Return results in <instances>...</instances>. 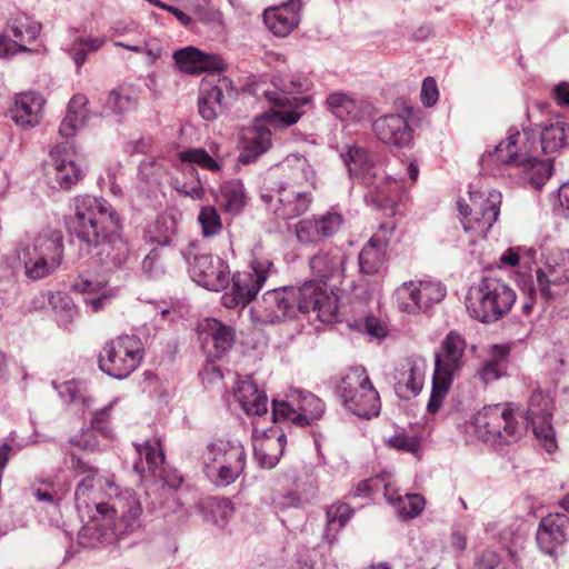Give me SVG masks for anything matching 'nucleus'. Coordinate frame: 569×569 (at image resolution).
I'll use <instances>...</instances> for the list:
<instances>
[{
	"label": "nucleus",
	"mask_w": 569,
	"mask_h": 569,
	"mask_svg": "<svg viewBox=\"0 0 569 569\" xmlns=\"http://www.w3.org/2000/svg\"><path fill=\"white\" fill-rule=\"evenodd\" d=\"M234 397L248 416H262L268 411V398L251 379L239 380L236 385Z\"/></svg>",
	"instance_id": "39"
},
{
	"label": "nucleus",
	"mask_w": 569,
	"mask_h": 569,
	"mask_svg": "<svg viewBox=\"0 0 569 569\" xmlns=\"http://www.w3.org/2000/svg\"><path fill=\"white\" fill-rule=\"evenodd\" d=\"M296 311H316L322 322H332L338 312V298L325 282L306 281L301 287H290Z\"/></svg>",
	"instance_id": "17"
},
{
	"label": "nucleus",
	"mask_w": 569,
	"mask_h": 569,
	"mask_svg": "<svg viewBox=\"0 0 569 569\" xmlns=\"http://www.w3.org/2000/svg\"><path fill=\"white\" fill-rule=\"evenodd\" d=\"M273 84L280 90V92H266V97L269 100V96H273L276 98H282L286 100L288 98L290 100V106L293 107V101L297 98H307L308 101L303 104H301L298 108V111H300V108L308 104L310 102V97L307 96H293L295 93H302L310 89L311 82L310 80L301 74H287V73H279L273 77Z\"/></svg>",
	"instance_id": "41"
},
{
	"label": "nucleus",
	"mask_w": 569,
	"mask_h": 569,
	"mask_svg": "<svg viewBox=\"0 0 569 569\" xmlns=\"http://www.w3.org/2000/svg\"><path fill=\"white\" fill-rule=\"evenodd\" d=\"M206 477L217 487L233 483L246 468V450L239 440L217 439L201 453Z\"/></svg>",
	"instance_id": "8"
},
{
	"label": "nucleus",
	"mask_w": 569,
	"mask_h": 569,
	"mask_svg": "<svg viewBox=\"0 0 569 569\" xmlns=\"http://www.w3.org/2000/svg\"><path fill=\"white\" fill-rule=\"evenodd\" d=\"M470 203L458 202L463 230L475 237L485 238L500 213L502 196L497 190L469 191Z\"/></svg>",
	"instance_id": "15"
},
{
	"label": "nucleus",
	"mask_w": 569,
	"mask_h": 569,
	"mask_svg": "<svg viewBox=\"0 0 569 569\" xmlns=\"http://www.w3.org/2000/svg\"><path fill=\"white\" fill-rule=\"evenodd\" d=\"M509 351L510 349L506 345H495L491 348L489 358L477 372V376L482 382H492L505 375Z\"/></svg>",
	"instance_id": "44"
},
{
	"label": "nucleus",
	"mask_w": 569,
	"mask_h": 569,
	"mask_svg": "<svg viewBox=\"0 0 569 569\" xmlns=\"http://www.w3.org/2000/svg\"><path fill=\"white\" fill-rule=\"evenodd\" d=\"M427 363L419 356L406 358L397 368L395 391L401 399L419 395L423 388Z\"/></svg>",
	"instance_id": "27"
},
{
	"label": "nucleus",
	"mask_w": 569,
	"mask_h": 569,
	"mask_svg": "<svg viewBox=\"0 0 569 569\" xmlns=\"http://www.w3.org/2000/svg\"><path fill=\"white\" fill-rule=\"evenodd\" d=\"M136 450L140 460L134 462L133 468L138 473L144 475L148 472L156 478H160L166 486L172 489H177L180 486L182 478L176 471L164 473V455L158 441H147L137 446Z\"/></svg>",
	"instance_id": "26"
},
{
	"label": "nucleus",
	"mask_w": 569,
	"mask_h": 569,
	"mask_svg": "<svg viewBox=\"0 0 569 569\" xmlns=\"http://www.w3.org/2000/svg\"><path fill=\"white\" fill-rule=\"evenodd\" d=\"M217 201L226 212L232 216L238 214L246 204L242 182L236 179L224 182L220 188Z\"/></svg>",
	"instance_id": "45"
},
{
	"label": "nucleus",
	"mask_w": 569,
	"mask_h": 569,
	"mask_svg": "<svg viewBox=\"0 0 569 569\" xmlns=\"http://www.w3.org/2000/svg\"><path fill=\"white\" fill-rule=\"evenodd\" d=\"M72 290L87 297L99 295L103 291L110 290L104 281L99 279H90L84 276H79L72 283Z\"/></svg>",
	"instance_id": "55"
},
{
	"label": "nucleus",
	"mask_w": 569,
	"mask_h": 569,
	"mask_svg": "<svg viewBox=\"0 0 569 569\" xmlns=\"http://www.w3.org/2000/svg\"><path fill=\"white\" fill-rule=\"evenodd\" d=\"M567 123L562 120H556L545 126H537L531 129L535 134L536 144L541 154H553L563 148L566 143Z\"/></svg>",
	"instance_id": "40"
},
{
	"label": "nucleus",
	"mask_w": 569,
	"mask_h": 569,
	"mask_svg": "<svg viewBox=\"0 0 569 569\" xmlns=\"http://www.w3.org/2000/svg\"><path fill=\"white\" fill-rule=\"evenodd\" d=\"M72 228L101 263L120 266L128 256V243L121 238V224L113 208L102 198L77 196L72 201Z\"/></svg>",
	"instance_id": "3"
},
{
	"label": "nucleus",
	"mask_w": 569,
	"mask_h": 569,
	"mask_svg": "<svg viewBox=\"0 0 569 569\" xmlns=\"http://www.w3.org/2000/svg\"><path fill=\"white\" fill-rule=\"evenodd\" d=\"M372 130L382 143L392 147L408 146L412 139L408 120L398 113L379 117L373 121Z\"/></svg>",
	"instance_id": "31"
},
{
	"label": "nucleus",
	"mask_w": 569,
	"mask_h": 569,
	"mask_svg": "<svg viewBox=\"0 0 569 569\" xmlns=\"http://www.w3.org/2000/svg\"><path fill=\"white\" fill-rule=\"evenodd\" d=\"M159 251L157 248L150 250V252L142 260V270L149 277L156 278L163 273V268L159 263Z\"/></svg>",
	"instance_id": "60"
},
{
	"label": "nucleus",
	"mask_w": 569,
	"mask_h": 569,
	"mask_svg": "<svg viewBox=\"0 0 569 569\" xmlns=\"http://www.w3.org/2000/svg\"><path fill=\"white\" fill-rule=\"evenodd\" d=\"M178 168L183 171L186 177H176L171 180L172 188L193 200H201L204 196V189L198 176L194 166L210 171H220L224 157L217 143L208 144L204 148H188L178 152Z\"/></svg>",
	"instance_id": "10"
},
{
	"label": "nucleus",
	"mask_w": 569,
	"mask_h": 569,
	"mask_svg": "<svg viewBox=\"0 0 569 569\" xmlns=\"http://www.w3.org/2000/svg\"><path fill=\"white\" fill-rule=\"evenodd\" d=\"M477 569H507V566L495 551L487 550L478 560Z\"/></svg>",
	"instance_id": "62"
},
{
	"label": "nucleus",
	"mask_w": 569,
	"mask_h": 569,
	"mask_svg": "<svg viewBox=\"0 0 569 569\" xmlns=\"http://www.w3.org/2000/svg\"><path fill=\"white\" fill-rule=\"evenodd\" d=\"M342 223V214L330 209L325 213L300 220L296 226V234L301 243H318L321 239L336 234Z\"/></svg>",
	"instance_id": "25"
},
{
	"label": "nucleus",
	"mask_w": 569,
	"mask_h": 569,
	"mask_svg": "<svg viewBox=\"0 0 569 569\" xmlns=\"http://www.w3.org/2000/svg\"><path fill=\"white\" fill-rule=\"evenodd\" d=\"M173 60L179 70L187 74L222 71L226 67L220 56L202 52L191 46L174 51Z\"/></svg>",
	"instance_id": "30"
},
{
	"label": "nucleus",
	"mask_w": 569,
	"mask_h": 569,
	"mask_svg": "<svg viewBox=\"0 0 569 569\" xmlns=\"http://www.w3.org/2000/svg\"><path fill=\"white\" fill-rule=\"evenodd\" d=\"M284 433H281L277 439L267 438L260 447H254V456L263 468H273L278 462L280 455L283 451Z\"/></svg>",
	"instance_id": "51"
},
{
	"label": "nucleus",
	"mask_w": 569,
	"mask_h": 569,
	"mask_svg": "<svg viewBox=\"0 0 569 569\" xmlns=\"http://www.w3.org/2000/svg\"><path fill=\"white\" fill-rule=\"evenodd\" d=\"M323 401L313 393L293 389L282 400L272 401V419L274 422L289 421L298 427L311 425L325 413Z\"/></svg>",
	"instance_id": "16"
},
{
	"label": "nucleus",
	"mask_w": 569,
	"mask_h": 569,
	"mask_svg": "<svg viewBox=\"0 0 569 569\" xmlns=\"http://www.w3.org/2000/svg\"><path fill=\"white\" fill-rule=\"evenodd\" d=\"M113 296L114 292L112 289H110L96 296L86 297L84 305L87 308L90 309V311L98 312L107 306V303L111 300Z\"/></svg>",
	"instance_id": "63"
},
{
	"label": "nucleus",
	"mask_w": 569,
	"mask_h": 569,
	"mask_svg": "<svg viewBox=\"0 0 569 569\" xmlns=\"http://www.w3.org/2000/svg\"><path fill=\"white\" fill-rule=\"evenodd\" d=\"M352 509L347 503H332L326 511L327 526L325 539L332 543L337 539L338 532L347 525L352 517Z\"/></svg>",
	"instance_id": "46"
},
{
	"label": "nucleus",
	"mask_w": 569,
	"mask_h": 569,
	"mask_svg": "<svg viewBox=\"0 0 569 569\" xmlns=\"http://www.w3.org/2000/svg\"><path fill=\"white\" fill-rule=\"evenodd\" d=\"M346 253L340 248L320 250L310 259V269L321 281L341 280L345 277Z\"/></svg>",
	"instance_id": "35"
},
{
	"label": "nucleus",
	"mask_w": 569,
	"mask_h": 569,
	"mask_svg": "<svg viewBox=\"0 0 569 569\" xmlns=\"http://www.w3.org/2000/svg\"><path fill=\"white\" fill-rule=\"evenodd\" d=\"M569 539V518L565 513H549L541 519L536 540L545 555L558 558L562 553L565 543Z\"/></svg>",
	"instance_id": "21"
},
{
	"label": "nucleus",
	"mask_w": 569,
	"mask_h": 569,
	"mask_svg": "<svg viewBox=\"0 0 569 569\" xmlns=\"http://www.w3.org/2000/svg\"><path fill=\"white\" fill-rule=\"evenodd\" d=\"M300 9V0H290L287 3L267 9L263 13V21L273 34L284 37L298 26Z\"/></svg>",
	"instance_id": "34"
},
{
	"label": "nucleus",
	"mask_w": 569,
	"mask_h": 569,
	"mask_svg": "<svg viewBox=\"0 0 569 569\" xmlns=\"http://www.w3.org/2000/svg\"><path fill=\"white\" fill-rule=\"evenodd\" d=\"M466 341L457 332H449L443 339L439 351L435 353V370L432 375V388L427 410L436 413L453 380L465 365Z\"/></svg>",
	"instance_id": "9"
},
{
	"label": "nucleus",
	"mask_w": 569,
	"mask_h": 569,
	"mask_svg": "<svg viewBox=\"0 0 569 569\" xmlns=\"http://www.w3.org/2000/svg\"><path fill=\"white\" fill-rule=\"evenodd\" d=\"M539 293L545 300L553 297L552 286L569 283V250L557 249L551 251L543 268L536 272Z\"/></svg>",
	"instance_id": "23"
},
{
	"label": "nucleus",
	"mask_w": 569,
	"mask_h": 569,
	"mask_svg": "<svg viewBox=\"0 0 569 569\" xmlns=\"http://www.w3.org/2000/svg\"><path fill=\"white\" fill-rule=\"evenodd\" d=\"M68 142L54 146L50 151L54 180L62 189L72 188L83 176L82 170L70 158Z\"/></svg>",
	"instance_id": "37"
},
{
	"label": "nucleus",
	"mask_w": 569,
	"mask_h": 569,
	"mask_svg": "<svg viewBox=\"0 0 569 569\" xmlns=\"http://www.w3.org/2000/svg\"><path fill=\"white\" fill-rule=\"evenodd\" d=\"M143 346L134 335H121L108 341L99 355V368L116 379L128 378L141 363Z\"/></svg>",
	"instance_id": "14"
},
{
	"label": "nucleus",
	"mask_w": 569,
	"mask_h": 569,
	"mask_svg": "<svg viewBox=\"0 0 569 569\" xmlns=\"http://www.w3.org/2000/svg\"><path fill=\"white\" fill-rule=\"evenodd\" d=\"M526 427L532 425L536 438L541 442L547 452H552L557 448L555 431L551 425V412L549 410V399L541 392L532 393L530 398Z\"/></svg>",
	"instance_id": "24"
},
{
	"label": "nucleus",
	"mask_w": 569,
	"mask_h": 569,
	"mask_svg": "<svg viewBox=\"0 0 569 569\" xmlns=\"http://www.w3.org/2000/svg\"><path fill=\"white\" fill-rule=\"evenodd\" d=\"M326 108L341 121L358 122L366 116L367 103L352 93L336 91L328 94Z\"/></svg>",
	"instance_id": "36"
},
{
	"label": "nucleus",
	"mask_w": 569,
	"mask_h": 569,
	"mask_svg": "<svg viewBox=\"0 0 569 569\" xmlns=\"http://www.w3.org/2000/svg\"><path fill=\"white\" fill-rule=\"evenodd\" d=\"M387 445L393 449L416 453L420 448V441L416 437L398 433L387 439Z\"/></svg>",
	"instance_id": "58"
},
{
	"label": "nucleus",
	"mask_w": 569,
	"mask_h": 569,
	"mask_svg": "<svg viewBox=\"0 0 569 569\" xmlns=\"http://www.w3.org/2000/svg\"><path fill=\"white\" fill-rule=\"evenodd\" d=\"M200 96L221 109L233 96L231 81L223 77L219 78L216 84L204 82L200 89Z\"/></svg>",
	"instance_id": "52"
},
{
	"label": "nucleus",
	"mask_w": 569,
	"mask_h": 569,
	"mask_svg": "<svg viewBox=\"0 0 569 569\" xmlns=\"http://www.w3.org/2000/svg\"><path fill=\"white\" fill-rule=\"evenodd\" d=\"M439 98V91L436 80L432 77H427L421 86V102L425 107H432Z\"/></svg>",
	"instance_id": "59"
},
{
	"label": "nucleus",
	"mask_w": 569,
	"mask_h": 569,
	"mask_svg": "<svg viewBox=\"0 0 569 569\" xmlns=\"http://www.w3.org/2000/svg\"><path fill=\"white\" fill-rule=\"evenodd\" d=\"M53 386L64 402L73 403L82 410L89 409L93 403V399L82 382L70 380L60 385L53 382Z\"/></svg>",
	"instance_id": "49"
},
{
	"label": "nucleus",
	"mask_w": 569,
	"mask_h": 569,
	"mask_svg": "<svg viewBox=\"0 0 569 569\" xmlns=\"http://www.w3.org/2000/svg\"><path fill=\"white\" fill-rule=\"evenodd\" d=\"M284 181L280 187L316 188V172L309 161L300 154H290L281 163Z\"/></svg>",
	"instance_id": "38"
},
{
	"label": "nucleus",
	"mask_w": 569,
	"mask_h": 569,
	"mask_svg": "<svg viewBox=\"0 0 569 569\" xmlns=\"http://www.w3.org/2000/svg\"><path fill=\"white\" fill-rule=\"evenodd\" d=\"M307 101V98H297L291 107L288 98L284 100L269 96V102L273 108L257 117L253 126L244 130L239 160L247 164L266 153L272 146L271 130L297 123L302 116L298 108Z\"/></svg>",
	"instance_id": "6"
},
{
	"label": "nucleus",
	"mask_w": 569,
	"mask_h": 569,
	"mask_svg": "<svg viewBox=\"0 0 569 569\" xmlns=\"http://www.w3.org/2000/svg\"><path fill=\"white\" fill-rule=\"evenodd\" d=\"M117 399H113L112 401H110L107 406H104L103 408L97 410L94 413H93V417L91 419V426L94 430H98L99 432H101L104 437H112V431L111 429L108 427V421L110 419V416H111V411L114 407V405L117 403Z\"/></svg>",
	"instance_id": "56"
},
{
	"label": "nucleus",
	"mask_w": 569,
	"mask_h": 569,
	"mask_svg": "<svg viewBox=\"0 0 569 569\" xmlns=\"http://www.w3.org/2000/svg\"><path fill=\"white\" fill-rule=\"evenodd\" d=\"M343 407L362 419L377 417L381 410L380 396L363 367L349 369L336 388Z\"/></svg>",
	"instance_id": "11"
},
{
	"label": "nucleus",
	"mask_w": 569,
	"mask_h": 569,
	"mask_svg": "<svg viewBox=\"0 0 569 569\" xmlns=\"http://www.w3.org/2000/svg\"><path fill=\"white\" fill-rule=\"evenodd\" d=\"M200 377L204 385H218L222 381L223 375L219 367L208 362L201 370Z\"/></svg>",
	"instance_id": "64"
},
{
	"label": "nucleus",
	"mask_w": 569,
	"mask_h": 569,
	"mask_svg": "<svg viewBox=\"0 0 569 569\" xmlns=\"http://www.w3.org/2000/svg\"><path fill=\"white\" fill-rule=\"evenodd\" d=\"M71 467L81 477L74 491L79 511L87 510L90 521L80 530L79 542L86 548L121 541L141 527L142 506L136 492L126 489L112 496L114 481L78 457Z\"/></svg>",
	"instance_id": "1"
},
{
	"label": "nucleus",
	"mask_w": 569,
	"mask_h": 569,
	"mask_svg": "<svg viewBox=\"0 0 569 569\" xmlns=\"http://www.w3.org/2000/svg\"><path fill=\"white\" fill-rule=\"evenodd\" d=\"M48 303L54 311L59 325L63 328H68L78 316V309L72 298L62 291L49 292Z\"/></svg>",
	"instance_id": "47"
},
{
	"label": "nucleus",
	"mask_w": 569,
	"mask_h": 569,
	"mask_svg": "<svg viewBox=\"0 0 569 569\" xmlns=\"http://www.w3.org/2000/svg\"><path fill=\"white\" fill-rule=\"evenodd\" d=\"M189 271L192 280L208 290L220 291L230 286L221 301L226 308L232 309L248 305L276 269L273 262L262 256L261 246L257 244L251 252L249 270L234 273L231 284L229 266L219 257L197 256Z\"/></svg>",
	"instance_id": "2"
},
{
	"label": "nucleus",
	"mask_w": 569,
	"mask_h": 569,
	"mask_svg": "<svg viewBox=\"0 0 569 569\" xmlns=\"http://www.w3.org/2000/svg\"><path fill=\"white\" fill-rule=\"evenodd\" d=\"M87 102L88 100L83 94H76L71 98L67 114L59 127V133L63 138L72 137L79 128L86 124L88 119Z\"/></svg>",
	"instance_id": "43"
},
{
	"label": "nucleus",
	"mask_w": 569,
	"mask_h": 569,
	"mask_svg": "<svg viewBox=\"0 0 569 569\" xmlns=\"http://www.w3.org/2000/svg\"><path fill=\"white\" fill-rule=\"evenodd\" d=\"M104 42V37L78 36L70 43L68 52L77 68L80 69L84 64L88 54L97 52Z\"/></svg>",
	"instance_id": "50"
},
{
	"label": "nucleus",
	"mask_w": 569,
	"mask_h": 569,
	"mask_svg": "<svg viewBox=\"0 0 569 569\" xmlns=\"http://www.w3.org/2000/svg\"><path fill=\"white\" fill-rule=\"evenodd\" d=\"M69 490V483L58 477L38 478L29 486V493L50 515L51 525L59 522L61 502Z\"/></svg>",
	"instance_id": "22"
},
{
	"label": "nucleus",
	"mask_w": 569,
	"mask_h": 569,
	"mask_svg": "<svg viewBox=\"0 0 569 569\" xmlns=\"http://www.w3.org/2000/svg\"><path fill=\"white\" fill-rule=\"evenodd\" d=\"M104 106L113 114H124L137 108L138 94L129 87H119L108 93Z\"/></svg>",
	"instance_id": "48"
},
{
	"label": "nucleus",
	"mask_w": 569,
	"mask_h": 569,
	"mask_svg": "<svg viewBox=\"0 0 569 569\" xmlns=\"http://www.w3.org/2000/svg\"><path fill=\"white\" fill-rule=\"evenodd\" d=\"M41 28L40 22L26 14H20L14 18L10 26L16 41L21 44L34 41L40 34Z\"/></svg>",
	"instance_id": "53"
},
{
	"label": "nucleus",
	"mask_w": 569,
	"mask_h": 569,
	"mask_svg": "<svg viewBox=\"0 0 569 569\" xmlns=\"http://www.w3.org/2000/svg\"><path fill=\"white\" fill-rule=\"evenodd\" d=\"M144 240L159 247L177 244V220L173 216L162 214L144 230Z\"/></svg>",
	"instance_id": "42"
},
{
	"label": "nucleus",
	"mask_w": 569,
	"mask_h": 569,
	"mask_svg": "<svg viewBox=\"0 0 569 569\" xmlns=\"http://www.w3.org/2000/svg\"><path fill=\"white\" fill-rule=\"evenodd\" d=\"M481 164L493 171L501 166H515L519 169L523 183L538 190L552 173L551 159H540L531 129L510 133L505 140L481 156Z\"/></svg>",
	"instance_id": "4"
},
{
	"label": "nucleus",
	"mask_w": 569,
	"mask_h": 569,
	"mask_svg": "<svg viewBox=\"0 0 569 569\" xmlns=\"http://www.w3.org/2000/svg\"><path fill=\"white\" fill-rule=\"evenodd\" d=\"M447 295L446 287L436 280H410L395 291L398 308L407 313H418L439 303Z\"/></svg>",
	"instance_id": "18"
},
{
	"label": "nucleus",
	"mask_w": 569,
	"mask_h": 569,
	"mask_svg": "<svg viewBox=\"0 0 569 569\" xmlns=\"http://www.w3.org/2000/svg\"><path fill=\"white\" fill-rule=\"evenodd\" d=\"M477 436L486 442H515L526 431V419L515 413L506 403H497L482 408L473 417Z\"/></svg>",
	"instance_id": "12"
},
{
	"label": "nucleus",
	"mask_w": 569,
	"mask_h": 569,
	"mask_svg": "<svg viewBox=\"0 0 569 569\" xmlns=\"http://www.w3.org/2000/svg\"><path fill=\"white\" fill-rule=\"evenodd\" d=\"M355 327L359 331L368 335L370 338L380 339L386 336L385 325L373 316H368L359 321H356Z\"/></svg>",
	"instance_id": "57"
},
{
	"label": "nucleus",
	"mask_w": 569,
	"mask_h": 569,
	"mask_svg": "<svg viewBox=\"0 0 569 569\" xmlns=\"http://www.w3.org/2000/svg\"><path fill=\"white\" fill-rule=\"evenodd\" d=\"M296 312L290 287L267 291L250 310L252 321L261 325L283 321Z\"/></svg>",
	"instance_id": "20"
},
{
	"label": "nucleus",
	"mask_w": 569,
	"mask_h": 569,
	"mask_svg": "<svg viewBox=\"0 0 569 569\" xmlns=\"http://www.w3.org/2000/svg\"><path fill=\"white\" fill-rule=\"evenodd\" d=\"M516 301V292L506 282L485 277L470 287L466 307L472 318L491 323L507 315Z\"/></svg>",
	"instance_id": "7"
},
{
	"label": "nucleus",
	"mask_w": 569,
	"mask_h": 569,
	"mask_svg": "<svg viewBox=\"0 0 569 569\" xmlns=\"http://www.w3.org/2000/svg\"><path fill=\"white\" fill-rule=\"evenodd\" d=\"M393 226H381L382 234H373L368 242L363 246L359 253V267L363 274L380 273L386 264L387 248L389 246V236Z\"/></svg>",
	"instance_id": "29"
},
{
	"label": "nucleus",
	"mask_w": 569,
	"mask_h": 569,
	"mask_svg": "<svg viewBox=\"0 0 569 569\" xmlns=\"http://www.w3.org/2000/svg\"><path fill=\"white\" fill-rule=\"evenodd\" d=\"M199 338L207 353L220 358L233 346L234 330L214 318H209L199 325Z\"/></svg>",
	"instance_id": "28"
},
{
	"label": "nucleus",
	"mask_w": 569,
	"mask_h": 569,
	"mask_svg": "<svg viewBox=\"0 0 569 569\" xmlns=\"http://www.w3.org/2000/svg\"><path fill=\"white\" fill-rule=\"evenodd\" d=\"M198 222L204 238L214 237L222 230L221 217L213 206L201 207L198 214Z\"/></svg>",
	"instance_id": "54"
},
{
	"label": "nucleus",
	"mask_w": 569,
	"mask_h": 569,
	"mask_svg": "<svg viewBox=\"0 0 569 569\" xmlns=\"http://www.w3.org/2000/svg\"><path fill=\"white\" fill-rule=\"evenodd\" d=\"M383 489V496L390 503L398 518L402 521L418 517L425 509V499L418 493L398 495L391 485L386 483L383 478H371L361 481L357 488V495H369L371 491Z\"/></svg>",
	"instance_id": "19"
},
{
	"label": "nucleus",
	"mask_w": 569,
	"mask_h": 569,
	"mask_svg": "<svg viewBox=\"0 0 569 569\" xmlns=\"http://www.w3.org/2000/svg\"><path fill=\"white\" fill-rule=\"evenodd\" d=\"M212 507H214L216 512L214 522L218 526L223 527L233 513V506L231 501L229 499L216 500Z\"/></svg>",
	"instance_id": "61"
},
{
	"label": "nucleus",
	"mask_w": 569,
	"mask_h": 569,
	"mask_svg": "<svg viewBox=\"0 0 569 569\" xmlns=\"http://www.w3.org/2000/svg\"><path fill=\"white\" fill-rule=\"evenodd\" d=\"M341 158L352 181L367 188L368 202L379 209H393L401 201L406 192L402 181L387 174L366 148L358 144L347 146L341 151Z\"/></svg>",
	"instance_id": "5"
},
{
	"label": "nucleus",
	"mask_w": 569,
	"mask_h": 569,
	"mask_svg": "<svg viewBox=\"0 0 569 569\" xmlns=\"http://www.w3.org/2000/svg\"><path fill=\"white\" fill-rule=\"evenodd\" d=\"M24 266V273L31 280L43 279L58 270L63 257V238L60 231L39 234L31 244L17 250Z\"/></svg>",
	"instance_id": "13"
},
{
	"label": "nucleus",
	"mask_w": 569,
	"mask_h": 569,
	"mask_svg": "<svg viewBox=\"0 0 569 569\" xmlns=\"http://www.w3.org/2000/svg\"><path fill=\"white\" fill-rule=\"evenodd\" d=\"M309 188L279 187L277 191L278 206L273 209L277 217L289 220L305 213L313 200Z\"/></svg>",
	"instance_id": "33"
},
{
	"label": "nucleus",
	"mask_w": 569,
	"mask_h": 569,
	"mask_svg": "<svg viewBox=\"0 0 569 569\" xmlns=\"http://www.w3.org/2000/svg\"><path fill=\"white\" fill-rule=\"evenodd\" d=\"M44 99L34 91H26L14 96L10 108V118L19 127L29 129L38 126L42 119Z\"/></svg>",
	"instance_id": "32"
}]
</instances>
